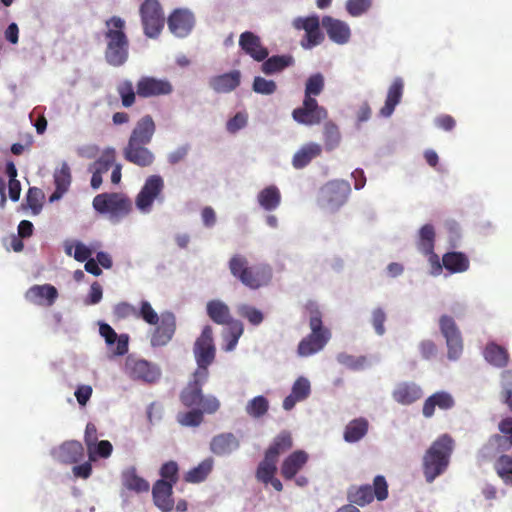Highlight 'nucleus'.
<instances>
[{
    "label": "nucleus",
    "instance_id": "nucleus-3",
    "mask_svg": "<svg viewBox=\"0 0 512 512\" xmlns=\"http://www.w3.org/2000/svg\"><path fill=\"white\" fill-rule=\"evenodd\" d=\"M454 447L453 438L442 434L427 449L423 456L422 469L428 483H432L447 470Z\"/></svg>",
    "mask_w": 512,
    "mask_h": 512
},
{
    "label": "nucleus",
    "instance_id": "nucleus-46",
    "mask_svg": "<svg viewBox=\"0 0 512 512\" xmlns=\"http://www.w3.org/2000/svg\"><path fill=\"white\" fill-rule=\"evenodd\" d=\"M435 243V229L431 224H425L419 230L417 248L421 253H432Z\"/></svg>",
    "mask_w": 512,
    "mask_h": 512
},
{
    "label": "nucleus",
    "instance_id": "nucleus-25",
    "mask_svg": "<svg viewBox=\"0 0 512 512\" xmlns=\"http://www.w3.org/2000/svg\"><path fill=\"white\" fill-rule=\"evenodd\" d=\"M241 72L232 70L227 73L213 76L209 79V86L216 93L225 94L234 91L241 84Z\"/></svg>",
    "mask_w": 512,
    "mask_h": 512
},
{
    "label": "nucleus",
    "instance_id": "nucleus-7",
    "mask_svg": "<svg viewBox=\"0 0 512 512\" xmlns=\"http://www.w3.org/2000/svg\"><path fill=\"white\" fill-rule=\"evenodd\" d=\"M193 353L197 363V368L194 373L202 379L209 378L208 367L214 362L216 357L213 330L210 325H206L200 336L196 339L193 346Z\"/></svg>",
    "mask_w": 512,
    "mask_h": 512
},
{
    "label": "nucleus",
    "instance_id": "nucleus-9",
    "mask_svg": "<svg viewBox=\"0 0 512 512\" xmlns=\"http://www.w3.org/2000/svg\"><path fill=\"white\" fill-rule=\"evenodd\" d=\"M143 32L148 38H157L164 28L165 17L158 0H144L139 7Z\"/></svg>",
    "mask_w": 512,
    "mask_h": 512
},
{
    "label": "nucleus",
    "instance_id": "nucleus-15",
    "mask_svg": "<svg viewBox=\"0 0 512 512\" xmlns=\"http://www.w3.org/2000/svg\"><path fill=\"white\" fill-rule=\"evenodd\" d=\"M126 372L133 380L148 384L156 383L161 377V369L158 365L144 359H127Z\"/></svg>",
    "mask_w": 512,
    "mask_h": 512
},
{
    "label": "nucleus",
    "instance_id": "nucleus-6",
    "mask_svg": "<svg viewBox=\"0 0 512 512\" xmlns=\"http://www.w3.org/2000/svg\"><path fill=\"white\" fill-rule=\"evenodd\" d=\"M92 204L98 213L107 215L113 222H118L132 210L131 200L125 194L116 192L98 194Z\"/></svg>",
    "mask_w": 512,
    "mask_h": 512
},
{
    "label": "nucleus",
    "instance_id": "nucleus-39",
    "mask_svg": "<svg viewBox=\"0 0 512 512\" xmlns=\"http://www.w3.org/2000/svg\"><path fill=\"white\" fill-rule=\"evenodd\" d=\"M483 355L489 364L498 368H504L509 363L510 357L507 349L495 342H489L486 345Z\"/></svg>",
    "mask_w": 512,
    "mask_h": 512
},
{
    "label": "nucleus",
    "instance_id": "nucleus-41",
    "mask_svg": "<svg viewBox=\"0 0 512 512\" xmlns=\"http://www.w3.org/2000/svg\"><path fill=\"white\" fill-rule=\"evenodd\" d=\"M442 263L450 273H462L469 269L470 261L462 252H447L442 257Z\"/></svg>",
    "mask_w": 512,
    "mask_h": 512
},
{
    "label": "nucleus",
    "instance_id": "nucleus-22",
    "mask_svg": "<svg viewBox=\"0 0 512 512\" xmlns=\"http://www.w3.org/2000/svg\"><path fill=\"white\" fill-rule=\"evenodd\" d=\"M25 298L35 305L52 306L58 298V291L51 284L33 285L26 291Z\"/></svg>",
    "mask_w": 512,
    "mask_h": 512
},
{
    "label": "nucleus",
    "instance_id": "nucleus-28",
    "mask_svg": "<svg viewBox=\"0 0 512 512\" xmlns=\"http://www.w3.org/2000/svg\"><path fill=\"white\" fill-rule=\"evenodd\" d=\"M156 131V125L151 115H144L135 124L128 142L149 144Z\"/></svg>",
    "mask_w": 512,
    "mask_h": 512
},
{
    "label": "nucleus",
    "instance_id": "nucleus-57",
    "mask_svg": "<svg viewBox=\"0 0 512 512\" xmlns=\"http://www.w3.org/2000/svg\"><path fill=\"white\" fill-rule=\"evenodd\" d=\"M252 89L258 94L271 95L276 92L277 84L274 80H268L264 77L256 76L253 80Z\"/></svg>",
    "mask_w": 512,
    "mask_h": 512
},
{
    "label": "nucleus",
    "instance_id": "nucleus-32",
    "mask_svg": "<svg viewBox=\"0 0 512 512\" xmlns=\"http://www.w3.org/2000/svg\"><path fill=\"white\" fill-rule=\"evenodd\" d=\"M311 393V385L307 378L299 377L292 386L291 393L283 400V408L287 411L291 410L297 402L303 401Z\"/></svg>",
    "mask_w": 512,
    "mask_h": 512
},
{
    "label": "nucleus",
    "instance_id": "nucleus-51",
    "mask_svg": "<svg viewBox=\"0 0 512 512\" xmlns=\"http://www.w3.org/2000/svg\"><path fill=\"white\" fill-rule=\"evenodd\" d=\"M269 409V402L264 396H256L248 401L245 411L252 418L264 416Z\"/></svg>",
    "mask_w": 512,
    "mask_h": 512
},
{
    "label": "nucleus",
    "instance_id": "nucleus-50",
    "mask_svg": "<svg viewBox=\"0 0 512 512\" xmlns=\"http://www.w3.org/2000/svg\"><path fill=\"white\" fill-rule=\"evenodd\" d=\"M324 144L327 151H332L339 146L341 141V135L339 128L333 122H326L324 125Z\"/></svg>",
    "mask_w": 512,
    "mask_h": 512
},
{
    "label": "nucleus",
    "instance_id": "nucleus-29",
    "mask_svg": "<svg viewBox=\"0 0 512 512\" xmlns=\"http://www.w3.org/2000/svg\"><path fill=\"white\" fill-rule=\"evenodd\" d=\"M53 455L61 463L74 464L83 459L84 447L79 441H66L53 452Z\"/></svg>",
    "mask_w": 512,
    "mask_h": 512
},
{
    "label": "nucleus",
    "instance_id": "nucleus-58",
    "mask_svg": "<svg viewBox=\"0 0 512 512\" xmlns=\"http://www.w3.org/2000/svg\"><path fill=\"white\" fill-rule=\"evenodd\" d=\"M136 317L143 319L146 323L150 325H156L160 320V316L153 309L151 304L146 300H143L140 303V309L137 310Z\"/></svg>",
    "mask_w": 512,
    "mask_h": 512
},
{
    "label": "nucleus",
    "instance_id": "nucleus-61",
    "mask_svg": "<svg viewBox=\"0 0 512 512\" xmlns=\"http://www.w3.org/2000/svg\"><path fill=\"white\" fill-rule=\"evenodd\" d=\"M371 5L372 0H348L346 10L351 16L357 17L367 12Z\"/></svg>",
    "mask_w": 512,
    "mask_h": 512
},
{
    "label": "nucleus",
    "instance_id": "nucleus-14",
    "mask_svg": "<svg viewBox=\"0 0 512 512\" xmlns=\"http://www.w3.org/2000/svg\"><path fill=\"white\" fill-rule=\"evenodd\" d=\"M293 119L306 126L320 124L328 117L326 108L320 106L316 99H303L302 106L297 107L292 112Z\"/></svg>",
    "mask_w": 512,
    "mask_h": 512
},
{
    "label": "nucleus",
    "instance_id": "nucleus-64",
    "mask_svg": "<svg viewBox=\"0 0 512 512\" xmlns=\"http://www.w3.org/2000/svg\"><path fill=\"white\" fill-rule=\"evenodd\" d=\"M386 321V314L383 309L376 308L372 313V325L378 335L385 333L384 322Z\"/></svg>",
    "mask_w": 512,
    "mask_h": 512
},
{
    "label": "nucleus",
    "instance_id": "nucleus-36",
    "mask_svg": "<svg viewBox=\"0 0 512 512\" xmlns=\"http://www.w3.org/2000/svg\"><path fill=\"white\" fill-rule=\"evenodd\" d=\"M207 315L209 318L219 325H231L235 322L230 314L229 307L220 300H211L206 306Z\"/></svg>",
    "mask_w": 512,
    "mask_h": 512
},
{
    "label": "nucleus",
    "instance_id": "nucleus-49",
    "mask_svg": "<svg viewBox=\"0 0 512 512\" xmlns=\"http://www.w3.org/2000/svg\"><path fill=\"white\" fill-rule=\"evenodd\" d=\"M117 93L121 99L122 106L129 108L136 102L137 90H134L133 83L130 80H123L117 85Z\"/></svg>",
    "mask_w": 512,
    "mask_h": 512
},
{
    "label": "nucleus",
    "instance_id": "nucleus-1",
    "mask_svg": "<svg viewBox=\"0 0 512 512\" xmlns=\"http://www.w3.org/2000/svg\"><path fill=\"white\" fill-rule=\"evenodd\" d=\"M105 26V60L113 67L122 66L129 57V39L125 33V21L119 16H112L106 20Z\"/></svg>",
    "mask_w": 512,
    "mask_h": 512
},
{
    "label": "nucleus",
    "instance_id": "nucleus-53",
    "mask_svg": "<svg viewBox=\"0 0 512 512\" xmlns=\"http://www.w3.org/2000/svg\"><path fill=\"white\" fill-rule=\"evenodd\" d=\"M113 451L112 444L108 440H101L87 449L89 460L96 461L97 458H108Z\"/></svg>",
    "mask_w": 512,
    "mask_h": 512
},
{
    "label": "nucleus",
    "instance_id": "nucleus-43",
    "mask_svg": "<svg viewBox=\"0 0 512 512\" xmlns=\"http://www.w3.org/2000/svg\"><path fill=\"white\" fill-rule=\"evenodd\" d=\"M257 200L263 209L272 211L280 205L281 193L276 186L271 185L265 187L258 193Z\"/></svg>",
    "mask_w": 512,
    "mask_h": 512
},
{
    "label": "nucleus",
    "instance_id": "nucleus-20",
    "mask_svg": "<svg viewBox=\"0 0 512 512\" xmlns=\"http://www.w3.org/2000/svg\"><path fill=\"white\" fill-rule=\"evenodd\" d=\"M148 144H139L128 142L123 148V157L129 163L139 167H149L154 163L155 156L146 146Z\"/></svg>",
    "mask_w": 512,
    "mask_h": 512
},
{
    "label": "nucleus",
    "instance_id": "nucleus-5",
    "mask_svg": "<svg viewBox=\"0 0 512 512\" xmlns=\"http://www.w3.org/2000/svg\"><path fill=\"white\" fill-rule=\"evenodd\" d=\"M208 378L202 379L193 373L192 379L180 393V401L187 408L198 407L204 409L206 414H213L220 408L219 400L213 395H203L202 387Z\"/></svg>",
    "mask_w": 512,
    "mask_h": 512
},
{
    "label": "nucleus",
    "instance_id": "nucleus-18",
    "mask_svg": "<svg viewBox=\"0 0 512 512\" xmlns=\"http://www.w3.org/2000/svg\"><path fill=\"white\" fill-rule=\"evenodd\" d=\"M136 89L139 97L151 98L171 94L173 86L167 79L142 76L136 83Z\"/></svg>",
    "mask_w": 512,
    "mask_h": 512
},
{
    "label": "nucleus",
    "instance_id": "nucleus-34",
    "mask_svg": "<svg viewBox=\"0 0 512 512\" xmlns=\"http://www.w3.org/2000/svg\"><path fill=\"white\" fill-rule=\"evenodd\" d=\"M121 481L127 490L135 493H145L150 489L149 482L137 474L135 467L125 469L121 474Z\"/></svg>",
    "mask_w": 512,
    "mask_h": 512
},
{
    "label": "nucleus",
    "instance_id": "nucleus-12",
    "mask_svg": "<svg viewBox=\"0 0 512 512\" xmlns=\"http://www.w3.org/2000/svg\"><path fill=\"white\" fill-rule=\"evenodd\" d=\"M351 187L348 181L332 180L320 190L321 203L332 211L338 210L348 199Z\"/></svg>",
    "mask_w": 512,
    "mask_h": 512
},
{
    "label": "nucleus",
    "instance_id": "nucleus-52",
    "mask_svg": "<svg viewBox=\"0 0 512 512\" xmlns=\"http://www.w3.org/2000/svg\"><path fill=\"white\" fill-rule=\"evenodd\" d=\"M115 160H116L115 149L108 147L102 152L100 157L92 164V169L104 174L112 166L115 165Z\"/></svg>",
    "mask_w": 512,
    "mask_h": 512
},
{
    "label": "nucleus",
    "instance_id": "nucleus-4",
    "mask_svg": "<svg viewBox=\"0 0 512 512\" xmlns=\"http://www.w3.org/2000/svg\"><path fill=\"white\" fill-rule=\"evenodd\" d=\"M233 277L250 289L267 286L272 279V269L267 264L249 265L248 259L241 254H234L228 263Z\"/></svg>",
    "mask_w": 512,
    "mask_h": 512
},
{
    "label": "nucleus",
    "instance_id": "nucleus-62",
    "mask_svg": "<svg viewBox=\"0 0 512 512\" xmlns=\"http://www.w3.org/2000/svg\"><path fill=\"white\" fill-rule=\"evenodd\" d=\"M243 331V324L240 321L232 322L231 325H229V335L226 344L227 351H232L235 348Z\"/></svg>",
    "mask_w": 512,
    "mask_h": 512
},
{
    "label": "nucleus",
    "instance_id": "nucleus-42",
    "mask_svg": "<svg viewBox=\"0 0 512 512\" xmlns=\"http://www.w3.org/2000/svg\"><path fill=\"white\" fill-rule=\"evenodd\" d=\"M293 447L291 433L288 431L280 432L272 441L265 454L278 460L279 455L289 451Z\"/></svg>",
    "mask_w": 512,
    "mask_h": 512
},
{
    "label": "nucleus",
    "instance_id": "nucleus-44",
    "mask_svg": "<svg viewBox=\"0 0 512 512\" xmlns=\"http://www.w3.org/2000/svg\"><path fill=\"white\" fill-rule=\"evenodd\" d=\"M277 462L278 460L265 454L263 460L258 464L256 469V479L259 482L268 485V481H271L272 476H275L277 472Z\"/></svg>",
    "mask_w": 512,
    "mask_h": 512
},
{
    "label": "nucleus",
    "instance_id": "nucleus-19",
    "mask_svg": "<svg viewBox=\"0 0 512 512\" xmlns=\"http://www.w3.org/2000/svg\"><path fill=\"white\" fill-rule=\"evenodd\" d=\"M168 28L177 37L187 36L195 23L194 15L187 9H175L168 17Z\"/></svg>",
    "mask_w": 512,
    "mask_h": 512
},
{
    "label": "nucleus",
    "instance_id": "nucleus-35",
    "mask_svg": "<svg viewBox=\"0 0 512 512\" xmlns=\"http://www.w3.org/2000/svg\"><path fill=\"white\" fill-rule=\"evenodd\" d=\"M261 71L266 75H272L282 72L295 63V59L290 54L273 55L262 61Z\"/></svg>",
    "mask_w": 512,
    "mask_h": 512
},
{
    "label": "nucleus",
    "instance_id": "nucleus-54",
    "mask_svg": "<svg viewBox=\"0 0 512 512\" xmlns=\"http://www.w3.org/2000/svg\"><path fill=\"white\" fill-rule=\"evenodd\" d=\"M204 413L206 412L202 408L192 409L188 412L179 413L177 421L182 426L197 427L203 422Z\"/></svg>",
    "mask_w": 512,
    "mask_h": 512
},
{
    "label": "nucleus",
    "instance_id": "nucleus-47",
    "mask_svg": "<svg viewBox=\"0 0 512 512\" xmlns=\"http://www.w3.org/2000/svg\"><path fill=\"white\" fill-rule=\"evenodd\" d=\"M494 469L506 485L512 486V455H500L494 463Z\"/></svg>",
    "mask_w": 512,
    "mask_h": 512
},
{
    "label": "nucleus",
    "instance_id": "nucleus-2",
    "mask_svg": "<svg viewBox=\"0 0 512 512\" xmlns=\"http://www.w3.org/2000/svg\"><path fill=\"white\" fill-rule=\"evenodd\" d=\"M304 309L309 316L311 333L304 337L298 344L297 354L300 357H308L321 351L331 338L330 330L323 325V314L314 301H308Z\"/></svg>",
    "mask_w": 512,
    "mask_h": 512
},
{
    "label": "nucleus",
    "instance_id": "nucleus-38",
    "mask_svg": "<svg viewBox=\"0 0 512 512\" xmlns=\"http://www.w3.org/2000/svg\"><path fill=\"white\" fill-rule=\"evenodd\" d=\"M238 447L239 441L232 433L219 434L210 443V449L216 455L230 454L238 449Z\"/></svg>",
    "mask_w": 512,
    "mask_h": 512
},
{
    "label": "nucleus",
    "instance_id": "nucleus-16",
    "mask_svg": "<svg viewBox=\"0 0 512 512\" xmlns=\"http://www.w3.org/2000/svg\"><path fill=\"white\" fill-rule=\"evenodd\" d=\"M293 27L296 30H304L305 37L301 41L304 49H311L322 43L324 35L320 30V21L317 15L308 17H297L293 20Z\"/></svg>",
    "mask_w": 512,
    "mask_h": 512
},
{
    "label": "nucleus",
    "instance_id": "nucleus-8",
    "mask_svg": "<svg viewBox=\"0 0 512 512\" xmlns=\"http://www.w3.org/2000/svg\"><path fill=\"white\" fill-rule=\"evenodd\" d=\"M388 497V483L384 476L377 475L373 485H352L347 490V500L351 505L364 507L370 504L374 498L384 501Z\"/></svg>",
    "mask_w": 512,
    "mask_h": 512
},
{
    "label": "nucleus",
    "instance_id": "nucleus-21",
    "mask_svg": "<svg viewBox=\"0 0 512 512\" xmlns=\"http://www.w3.org/2000/svg\"><path fill=\"white\" fill-rule=\"evenodd\" d=\"M239 46L245 54L257 62H262L269 55L268 49L263 46L260 37L251 31L241 33Z\"/></svg>",
    "mask_w": 512,
    "mask_h": 512
},
{
    "label": "nucleus",
    "instance_id": "nucleus-56",
    "mask_svg": "<svg viewBox=\"0 0 512 512\" xmlns=\"http://www.w3.org/2000/svg\"><path fill=\"white\" fill-rule=\"evenodd\" d=\"M237 311L241 317L247 319L254 326L261 324L264 319L263 313L260 310L247 304L240 305Z\"/></svg>",
    "mask_w": 512,
    "mask_h": 512
},
{
    "label": "nucleus",
    "instance_id": "nucleus-13",
    "mask_svg": "<svg viewBox=\"0 0 512 512\" xmlns=\"http://www.w3.org/2000/svg\"><path fill=\"white\" fill-rule=\"evenodd\" d=\"M439 328L446 340L447 356L450 360H458L463 352V339L455 320L448 315L439 319Z\"/></svg>",
    "mask_w": 512,
    "mask_h": 512
},
{
    "label": "nucleus",
    "instance_id": "nucleus-37",
    "mask_svg": "<svg viewBox=\"0 0 512 512\" xmlns=\"http://www.w3.org/2000/svg\"><path fill=\"white\" fill-rule=\"evenodd\" d=\"M71 171L66 162L61 164V167L54 172V183L56 186L55 191L50 196V201L59 200L63 194L69 189L71 184Z\"/></svg>",
    "mask_w": 512,
    "mask_h": 512
},
{
    "label": "nucleus",
    "instance_id": "nucleus-26",
    "mask_svg": "<svg viewBox=\"0 0 512 512\" xmlns=\"http://www.w3.org/2000/svg\"><path fill=\"white\" fill-rule=\"evenodd\" d=\"M154 504L163 512H170L174 507L173 485L165 480H157L152 488Z\"/></svg>",
    "mask_w": 512,
    "mask_h": 512
},
{
    "label": "nucleus",
    "instance_id": "nucleus-10",
    "mask_svg": "<svg viewBox=\"0 0 512 512\" xmlns=\"http://www.w3.org/2000/svg\"><path fill=\"white\" fill-rule=\"evenodd\" d=\"M500 434L492 435L482 447L479 454L487 459L497 453H504L512 448V418L506 417L498 424Z\"/></svg>",
    "mask_w": 512,
    "mask_h": 512
},
{
    "label": "nucleus",
    "instance_id": "nucleus-45",
    "mask_svg": "<svg viewBox=\"0 0 512 512\" xmlns=\"http://www.w3.org/2000/svg\"><path fill=\"white\" fill-rule=\"evenodd\" d=\"M212 468V458L204 459L196 467H193L185 474L184 480L188 483H200L208 477L212 471Z\"/></svg>",
    "mask_w": 512,
    "mask_h": 512
},
{
    "label": "nucleus",
    "instance_id": "nucleus-31",
    "mask_svg": "<svg viewBox=\"0 0 512 512\" xmlns=\"http://www.w3.org/2000/svg\"><path fill=\"white\" fill-rule=\"evenodd\" d=\"M403 90V80L399 77L395 78L388 89L385 104L379 111V115L381 117L387 118L393 114L395 107L401 101V98L403 96Z\"/></svg>",
    "mask_w": 512,
    "mask_h": 512
},
{
    "label": "nucleus",
    "instance_id": "nucleus-60",
    "mask_svg": "<svg viewBox=\"0 0 512 512\" xmlns=\"http://www.w3.org/2000/svg\"><path fill=\"white\" fill-rule=\"evenodd\" d=\"M337 360L339 363H341L342 365H344L352 370L362 369L367 362V359L364 356L354 357V356L346 354V353L339 354L337 356Z\"/></svg>",
    "mask_w": 512,
    "mask_h": 512
},
{
    "label": "nucleus",
    "instance_id": "nucleus-17",
    "mask_svg": "<svg viewBox=\"0 0 512 512\" xmlns=\"http://www.w3.org/2000/svg\"><path fill=\"white\" fill-rule=\"evenodd\" d=\"M156 325L150 336V344L152 347L166 346L175 334L176 317L170 311L162 312Z\"/></svg>",
    "mask_w": 512,
    "mask_h": 512
},
{
    "label": "nucleus",
    "instance_id": "nucleus-11",
    "mask_svg": "<svg viewBox=\"0 0 512 512\" xmlns=\"http://www.w3.org/2000/svg\"><path fill=\"white\" fill-rule=\"evenodd\" d=\"M165 184L160 175H150L135 199V205L143 213H149L155 200H163Z\"/></svg>",
    "mask_w": 512,
    "mask_h": 512
},
{
    "label": "nucleus",
    "instance_id": "nucleus-27",
    "mask_svg": "<svg viewBox=\"0 0 512 512\" xmlns=\"http://www.w3.org/2000/svg\"><path fill=\"white\" fill-rule=\"evenodd\" d=\"M322 26L333 42L337 44H345L349 41L351 31L346 22L335 19L331 16H324L322 18Z\"/></svg>",
    "mask_w": 512,
    "mask_h": 512
},
{
    "label": "nucleus",
    "instance_id": "nucleus-23",
    "mask_svg": "<svg viewBox=\"0 0 512 512\" xmlns=\"http://www.w3.org/2000/svg\"><path fill=\"white\" fill-rule=\"evenodd\" d=\"M455 406L454 397L446 391H437L430 395L423 403L422 414L425 418H431L435 409L450 410Z\"/></svg>",
    "mask_w": 512,
    "mask_h": 512
},
{
    "label": "nucleus",
    "instance_id": "nucleus-48",
    "mask_svg": "<svg viewBox=\"0 0 512 512\" xmlns=\"http://www.w3.org/2000/svg\"><path fill=\"white\" fill-rule=\"evenodd\" d=\"M325 87V79L321 73H314L308 77L305 83L304 98L316 99Z\"/></svg>",
    "mask_w": 512,
    "mask_h": 512
},
{
    "label": "nucleus",
    "instance_id": "nucleus-55",
    "mask_svg": "<svg viewBox=\"0 0 512 512\" xmlns=\"http://www.w3.org/2000/svg\"><path fill=\"white\" fill-rule=\"evenodd\" d=\"M160 479L175 485L179 480V465L176 461L170 460L162 464L159 470Z\"/></svg>",
    "mask_w": 512,
    "mask_h": 512
},
{
    "label": "nucleus",
    "instance_id": "nucleus-33",
    "mask_svg": "<svg viewBox=\"0 0 512 512\" xmlns=\"http://www.w3.org/2000/svg\"><path fill=\"white\" fill-rule=\"evenodd\" d=\"M322 153V147L317 143H308L303 145L293 156L292 165L295 169H303L310 162L319 157Z\"/></svg>",
    "mask_w": 512,
    "mask_h": 512
},
{
    "label": "nucleus",
    "instance_id": "nucleus-40",
    "mask_svg": "<svg viewBox=\"0 0 512 512\" xmlns=\"http://www.w3.org/2000/svg\"><path fill=\"white\" fill-rule=\"evenodd\" d=\"M369 429V422L364 417L351 420L345 427L343 438L348 443H355L366 436Z\"/></svg>",
    "mask_w": 512,
    "mask_h": 512
},
{
    "label": "nucleus",
    "instance_id": "nucleus-63",
    "mask_svg": "<svg viewBox=\"0 0 512 512\" xmlns=\"http://www.w3.org/2000/svg\"><path fill=\"white\" fill-rule=\"evenodd\" d=\"M113 313L117 319H125L131 316L136 317L137 309L127 302H121L115 305Z\"/></svg>",
    "mask_w": 512,
    "mask_h": 512
},
{
    "label": "nucleus",
    "instance_id": "nucleus-30",
    "mask_svg": "<svg viewBox=\"0 0 512 512\" xmlns=\"http://www.w3.org/2000/svg\"><path fill=\"white\" fill-rule=\"evenodd\" d=\"M422 396L421 387L414 382L399 383L392 392L393 399L402 405H410L422 398Z\"/></svg>",
    "mask_w": 512,
    "mask_h": 512
},
{
    "label": "nucleus",
    "instance_id": "nucleus-24",
    "mask_svg": "<svg viewBox=\"0 0 512 512\" xmlns=\"http://www.w3.org/2000/svg\"><path fill=\"white\" fill-rule=\"evenodd\" d=\"M309 460L304 450H296L288 455L282 462L280 473L285 480H292L301 471Z\"/></svg>",
    "mask_w": 512,
    "mask_h": 512
},
{
    "label": "nucleus",
    "instance_id": "nucleus-59",
    "mask_svg": "<svg viewBox=\"0 0 512 512\" xmlns=\"http://www.w3.org/2000/svg\"><path fill=\"white\" fill-rule=\"evenodd\" d=\"M44 194L41 189L37 187H30L26 194V202L29 208L32 209L33 213L37 214L42 208V200Z\"/></svg>",
    "mask_w": 512,
    "mask_h": 512
}]
</instances>
